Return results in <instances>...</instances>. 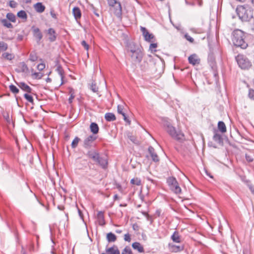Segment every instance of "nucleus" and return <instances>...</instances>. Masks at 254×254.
Segmentation results:
<instances>
[{
    "label": "nucleus",
    "instance_id": "1",
    "mask_svg": "<svg viewBox=\"0 0 254 254\" xmlns=\"http://www.w3.org/2000/svg\"><path fill=\"white\" fill-rule=\"evenodd\" d=\"M246 34L242 30L236 29L233 32L232 41L235 46L245 49L248 45L246 41Z\"/></svg>",
    "mask_w": 254,
    "mask_h": 254
},
{
    "label": "nucleus",
    "instance_id": "2",
    "mask_svg": "<svg viewBox=\"0 0 254 254\" xmlns=\"http://www.w3.org/2000/svg\"><path fill=\"white\" fill-rule=\"evenodd\" d=\"M236 12L239 18L242 21H248L253 18V10L248 5L238 6L236 9Z\"/></svg>",
    "mask_w": 254,
    "mask_h": 254
},
{
    "label": "nucleus",
    "instance_id": "3",
    "mask_svg": "<svg viewBox=\"0 0 254 254\" xmlns=\"http://www.w3.org/2000/svg\"><path fill=\"white\" fill-rule=\"evenodd\" d=\"M89 158L97 162L103 169L106 168L108 164L107 159L106 156H101L95 151H89L88 152Z\"/></svg>",
    "mask_w": 254,
    "mask_h": 254
},
{
    "label": "nucleus",
    "instance_id": "4",
    "mask_svg": "<svg viewBox=\"0 0 254 254\" xmlns=\"http://www.w3.org/2000/svg\"><path fill=\"white\" fill-rule=\"evenodd\" d=\"M167 133L174 139L182 141L184 139V134L181 131H177L175 127L172 126L166 129Z\"/></svg>",
    "mask_w": 254,
    "mask_h": 254
},
{
    "label": "nucleus",
    "instance_id": "5",
    "mask_svg": "<svg viewBox=\"0 0 254 254\" xmlns=\"http://www.w3.org/2000/svg\"><path fill=\"white\" fill-rule=\"evenodd\" d=\"M236 61L242 69H248L251 66V63L247 58L243 55H238Z\"/></svg>",
    "mask_w": 254,
    "mask_h": 254
},
{
    "label": "nucleus",
    "instance_id": "6",
    "mask_svg": "<svg viewBox=\"0 0 254 254\" xmlns=\"http://www.w3.org/2000/svg\"><path fill=\"white\" fill-rule=\"evenodd\" d=\"M140 30L145 41L148 42H153L155 41V38L153 34L150 33L146 28L140 26Z\"/></svg>",
    "mask_w": 254,
    "mask_h": 254
},
{
    "label": "nucleus",
    "instance_id": "7",
    "mask_svg": "<svg viewBox=\"0 0 254 254\" xmlns=\"http://www.w3.org/2000/svg\"><path fill=\"white\" fill-rule=\"evenodd\" d=\"M132 60L135 63H140L143 58V53L141 48L137 49L130 55Z\"/></svg>",
    "mask_w": 254,
    "mask_h": 254
},
{
    "label": "nucleus",
    "instance_id": "8",
    "mask_svg": "<svg viewBox=\"0 0 254 254\" xmlns=\"http://www.w3.org/2000/svg\"><path fill=\"white\" fill-rule=\"evenodd\" d=\"M213 139L220 145H222L223 144V139L222 136L217 130H214Z\"/></svg>",
    "mask_w": 254,
    "mask_h": 254
},
{
    "label": "nucleus",
    "instance_id": "9",
    "mask_svg": "<svg viewBox=\"0 0 254 254\" xmlns=\"http://www.w3.org/2000/svg\"><path fill=\"white\" fill-rule=\"evenodd\" d=\"M32 31L33 32V36L36 39L37 43L42 39L43 35L40 31V29L37 27H32Z\"/></svg>",
    "mask_w": 254,
    "mask_h": 254
},
{
    "label": "nucleus",
    "instance_id": "10",
    "mask_svg": "<svg viewBox=\"0 0 254 254\" xmlns=\"http://www.w3.org/2000/svg\"><path fill=\"white\" fill-rule=\"evenodd\" d=\"M96 139V137L93 135H90L84 139V146L88 148L91 145L92 142Z\"/></svg>",
    "mask_w": 254,
    "mask_h": 254
},
{
    "label": "nucleus",
    "instance_id": "11",
    "mask_svg": "<svg viewBox=\"0 0 254 254\" xmlns=\"http://www.w3.org/2000/svg\"><path fill=\"white\" fill-rule=\"evenodd\" d=\"M188 60L190 64H192V65L199 64L200 62V60L196 54L190 55L189 57Z\"/></svg>",
    "mask_w": 254,
    "mask_h": 254
},
{
    "label": "nucleus",
    "instance_id": "12",
    "mask_svg": "<svg viewBox=\"0 0 254 254\" xmlns=\"http://www.w3.org/2000/svg\"><path fill=\"white\" fill-rule=\"evenodd\" d=\"M148 151L150 153V155L152 158V160L154 162H158L159 159L158 155L155 152L154 149L152 146H149L148 148Z\"/></svg>",
    "mask_w": 254,
    "mask_h": 254
},
{
    "label": "nucleus",
    "instance_id": "13",
    "mask_svg": "<svg viewBox=\"0 0 254 254\" xmlns=\"http://www.w3.org/2000/svg\"><path fill=\"white\" fill-rule=\"evenodd\" d=\"M115 8L114 13L117 17H120L122 14V8L120 2L114 6Z\"/></svg>",
    "mask_w": 254,
    "mask_h": 254
},
{
    "label": "nucleus",
    "instance_id": "14",
    "mask_svg": "<svg viewBox=\"0 0 254 254\" xmlns=\"http://www.w3.org/2000/svg\"><path fill=\"white\" fill-rule=\"evenodd\" d=\"M97 219L100 225L103 226L105 224L104 219V212L103 211H99L97 215Z\"/></svg>",
    "mask_w": 254,
    "mask_h": 254
},
{
    "label": "nucleus",
    "instance_id": "15",
    "mask_svg": "<svg viewBox=\"0 0 254 254\" xmlns=\"http://www.w3.org/2000/svg\"><path fill=\"white\" fill-rule=\"evenodd\" d=\"M141 49V48L139 46H138L136 44H135L133 42L129 43L127 45V51L128 52H130L131 54L132 53H133V52L136 51L137 49Z\"/></svg>",
    "mask_w": 254,
    "mask_h": 254
},
{
    "label": "nucleus",
    "instance_id": "16",
    "mask_svg": "<svg viewBox=\"0 0 254 254\" xmlns=\"http://www.w3.org/2000/svg\"><path fill=\"white\" fill-rule=\"evenodd\" d=\"M169 247L172 252H178L181 251L184 249L183 245H177L173 244H169Z\"/></svg>",
    "mask_w": 254,
    "mask_h": 254
},
{
    "label": "nucleus",
    "instance_id": "17",
    "mask_svg": "<svg viewBox=\"0 0 254 254\" xmlns=\"http://www.w3.org/2000/svg\"><path fill=\"white\" fill-rule=\"evenodd\" d=\"M72 13L73 14V16L76 19V21H77L78 19H79L81 18V11L78 7H74L72 9Z\"/></svg>",
    "mask_w": 254,
    "mask_h": 254
},
{
    "label": "nucleus",
    "instance_id": "18",
    "mask_svg": "<svg viewBox=\"0 0 254 254\" xmlns=\"http://www.w3.org/2000/svg\"><path fill=\"white\" fill-rule=\"evenodd\" d=\"M18 86L23 91H26L28 93H31L32 91L31 88L27 85L24 82H19L18 84H17Z\"/></svg>",
    "mask_w": 254,
    "mask_h": 254
},
{
    "label": "nucleus",
    "instance_id": "19",
    "mask_svg": "<svg viewBox=\"0 0 254 254\" xmlns=\"http://www.w3.org/2000/svg\"><path fill=\"white\" fill-rule=\"evenodd\" d=\"M48 34L49 35V39L51 42H54L56 39V32L53 28H49L48 30Z\"/></svg>",
    "mask_w": 254,
    "mask_h": 254
},
{
    "label": "nucleus",
    "instance_id": "20",
    "mask_svg": "<svg viewBox=\"0 0 254 254\" xmlns=\"http://www.w3.org/2000/svg\"><path fill=\"white\" fill-rule=\"evenodd\" d=\"M132 247L134 250L137 251L139 253H141L144 252L143 247L139 243H133L132 244Z\"/></svg>",
    "mask_w": 254,
    "mask_h": 254
},
{
    "label": "nucleus",
    "instance_id": "21",
    "mask_svg": "<svg viewBox=\"0 0 254 254\" xmlns=\"http://www.w3.org/2000/svg\"><path fill=\"white\" fill-rule=\"evenodd\" d=\"M107 254H120V252L117 247H112L106 249Z\"/></svg>",
    "mask_w": 254,
    "mask_h": 254
},
{
    "label": "nucleus",
    "instance_id": "22",
    "mask_svg": "<svg viewBox=\"0 0 254 254\" xmlns=\"http://www.w3.org/2000/svg\"><path fill=\"white\" fill-rule=\"evenodd\" d=\"M0 22L5 27L7 28H13V25L10 21L6 19L0 18Z\"/></svg>",
    "mask_w": 254,
    "mask_h": 254
},
{
    "label": "nucleus",
    "instance_id": "23",
    "mask_svg": "<svg viewBox=\"0 0 254 254\" xmlns=\"http://www.w3.org/2000/svg\"><path fill=\"white\" fill-rule=\"evenodd\" d=\"M90 131L94 134H96L99 132V127L96 123H92L90 126Z\"/></svg>",
    "mask_w": 254,
    "mask_h": 254
},
{
    "label": "nucleus",
    "instance_id": "24",
    "mask_svg": "<svg viewBox=\"0 0 254 254\" xmlns=\"http://www.w3.org/2000/svg\"><path fill=\"white\" fill-rule=\"evenodd\" d=\"M34 8L37 12H43L45 9V6L41 2H37L34 5Z\"/></svg>",
    "mask_w": 254,
    "mask_h": 254
},
{
    "label": "nucleus",
    "instance_id": "25",
    "mask_svg": "<svg viewBox=\"0 0 254 254\" xmlns=\"http://www.w3.org/2000/svg\"><path fill=\"white\" fill-rule=\"evenodd\" d=\"M170 189L176 194H179L181 192V189L179 187L178 183H175V185H172L170 187Z\"/></svg>",
    "mask_w": 254,
    "mask_h": 254
},
{
    "label": "nucleus",
    "instance_id": "26",
    "mask_svg": "<svg viewBox=\"0 0 254 254\" xmlns=\"http://www.w3.org/2000/svg\"><path fill=\"white\" fill-rule=\"evenodd\" d=\"M68 95L69 96L68 99V102L69 104H71L72 102L73 99L75 97V92L74 90L72 88H68Z\"/></svg>",
    "mask_w": 254,
    "mask_h": 254
},
{
    "label": "nucleus",
    "instance_id": "27",
    "mask_svg": "<svg viewBox=\"0 0 254 254\" xmlns=\"http://www.w3.org/2000/svg\"><path fill=\"white\" fill-rule=\"evenodd\" d=\"M105 119L108 122H112L116 120L115 115L112 113H107L105 115Z\"/></svg>",
    "mask_w": 254,
    "mask_h": 254
},
{
    "label": "nucleus",
    "instance_id": "28",
    "mask_svg": "<svg viewBox=\"0 0 254 254\" xmlns=\"http://www.w3.org/2000/svg\"><path fill=\"white\" fill-rule=\"evenodd\" d=\"M218 128L222 133L226 132V127L224 123L222 121H219L218 123Z\"/></svg>",
    "mask_w": 254,
    "mask_h": 254
},
{
    "label": "nucleus",
    "instance_id": "29",
    "mask_svg": "<svg viewBox=\"0 0 254 254\" xmlns=\"http://www.w3.org/2000/svg\"><path fill=\"white\" fill-rule=\"evenodd\" d=\"M163 125L165 130L172 126L170 120L168 118L163 119Z\"/></svg>",
    "mask_w": 254,
    "mask_h": 254
},
{
    "label": "nucleus",
    "instance_id": "30",
    "mask_svg": "<svg viewBox=\"0 0 254 254\" xmlns=\"http://www.w3.org/2000/svg\"><path fill=\"white\" fill-rule=\"evenodd\" d=\"M6 17L10 22H16V16L12 13H11V12L7 13L6 15Z\"/></svg>",
    "mask_w": 254,
    "mask_h": 254
},
{
    "label": "nucleus",
    "instance_id": "31",
    "mask_svg": "<svg viewBox=\"0 0 254 254\" xmlns=\"http://www.w3.org/2000/svg\"><path fill=\"white\" fill-rule=\"evenodd\" d=\"M2 57L6 60L10 61L14 58V56L10 53H4L2 54Z\"/></svg>",
    "mask_w": 254,
    "mask_h": 254
},
{
    "label": "nucleus",
    "instance_id": "32",
    "mask_svg": "<svg viewBox=\"0 0 254 254\" xmlns=\"http://www.w3.org/2000/svg\"><path fill=\"white\" fill-rule=\"evenodd\" d=\"M19 67L21 68V70L23 72H27L29 68L27 65L25 64L24 62H21L19 64Z\"/></svg>",
    "mask_w": 254,
    "mask_h": 254
},
{
    "label": "nucleus",
    "instance_id": "33",
    "mask_svg": "<svg viewBox=\"0 0 254 254\" xmlns=\"http://www.w3.org/2000/svg\"><path fill=\"white\" fill-rule=\"evenodd\" d=\"M56 70L58 71V73L60 75L61 79V85L64 84V74L62 72V67L61 66H59L57 67Z\"/></svg>",
    "mask_w": 254,
    "mask_h": 254
},
{
    "label": "nucleus",
    "instance_id": "34",
    "mask_svg": "<svg viewBox=\"0 0 254 254\" xmlns=\"http://www.w3.org/2000/svg\"><path fill=\"white\" fill-rule=\"evenodd\" d=\"M17 15L18 17L23 19H26L27 17V14L26 12L24 10H20L19 12H18Z\"/></svg>",
    "mask_w": 254,
    "mask_h": 254
},
{
    "label": "nucleus",
    "instance_id": "35",
    "mask_svg": "<svg viewBox=\"0 0 254 254\" xmlns=\"http://www.w3.org/2000/svg\"><path fill=\"white\" fill-rule=\"evenodd\" d=\"M177 182L176 179L174 177H170L167 179V183L169 187L172 185H175V183Z\"/></svg>",
    "mask_w": 254,
    "mask_h": 254
},
{
    "label": "nucleus",
    "instance_id": "36",
    "mask_svg": "<svg viewBox=\"0 0 254 254\" xmlns=\"http://www.w3.org/2000/svg\"><path fill=\"white\" fill-rule=\"evenodd\" d=\"M38 57L35 52H32L29 55V60L32 62H35L37 60Z\"/></svg>",
    "mask_w": 254,
    "mask_h": 254
},
{
    "label": "nucleus",
    "instance_id": "37",
    "mask_svg": "<svg viewBox=\"0 0 254 254\" xmlns=\"http://www.w3.org/2000/svg\"><path fill=\"white\" fill-rule=\"evenodd\" d=\"M130 183L132 185L140 186L141 185V181L137 178H133L131 180Z\"/></svg>",
    "mask_w": 254,
    "mask_h": 254
},
{
    "label": "nucleus",
    "instance_id": "38",
    "mask_svg": "<svg viewBox=\"0 0 254 254\" xmlns=\"http://www.w3.org/2000/svg\"><path fill=\"white\" fill-rule=\"evenodd\" d=\"M9 87L10 91L14 94H17L19 91V89L13 84L10 85Z\"/></svg>",
    "mask_w": 254,
    "mask_h": 254
},
{
    "label": "nucleus",
    "instance_id": "39",
    "mask_svg": "<svg viewBox=\"0 0 254 254\" xmlns=\"http://www.w3.org/2000/svg\"><path fill=\"white\" fill-rule=\"evenodd\" d=\"M43 76V74L40 72H34L32 74V76L34 79H41Z\"/></svg>",
    "mask_w": 254,
    "mask_h": 254
},
{
    "label": "nucleus",
    "instance_id": "40",
    "mask_svg": "<svg viewBox=\"0 0 254 254\" xmlns=\"http://www.w3.org/2000/svg\"><path fill=\"white\" fill-rule=\"evenodd\" d=\"M24 97L29 102H30L31 103H33L34 100L31 95L26 93L24 95Z\"/></svg>",
    "mask_w": 254,
    "mask_h": 254
},
{
    "label": "nucleus",
    "instance_id": "41",
    "mask_svg": "<svg viewBox=\"0 0 254 254\" xmlns=\"http://www.w3.org/2000/svg\"><path fill=\"white\" fill-rule=\"evenodd\" d=\"M108 5L111 7H114L119 1L116 0H107Z\"/></svg>",
    "mask_w": 254,
    "mask_h": 254
},
{
    "label": "nucleus",
    "instance_id": "42",
    "mask_svg": "<svg viewBox=\"0 0 254 254\" xmlns=\"http://www.w3.org/2000/svg\"><path fill=\"white\" fill-rule=\"evenodd\" d=\"M79 140H80V139L77 137H76L74 139V140L72 141V143H71V145L73 148L75 147L77 145V144H78Z\"/></svg>",
    "mask_w": 254,
    "mask_h": 254
},
{
    "label": "nucleus",
    "instance_id": "43",
    "mask_svg": "<svg viewBox=\"0 0 254 254\" xmlns=\"http://www.w3.org/2000/svg\"><path fill=\"white\" fill-rule=\"evenodd\" d=\"M125 254H131L132 251L129 247H126L122 251Z\"/></svg>",
    "mask_w": 254,
    "mask_h": 254
},
{
    "label": "nucleus",
    "instance_id": "44",
    "mask_svg": "<svg viewBox=\"0 0 254 254\" xmlns=\"http://www.w3.org/2000/svg\"><path fill=\"white\" fill-rule=\"evenodd\" d=\"M184 37L190 43H192L194 42V39L190 37L188 33H186L184 35Z\"/></svg>",
    "mask_w": 254,
    "mask_h": 254
},
{
    "label": "nucleus",
    "instance_id": "45",
    "mask_svg": "<svg viewBox=\"0 0 254 254\" xmlns=\"http://www.w3.org/2000/svg\"><path fill=\"white\" fill-rule=\"evenodd\" d=\"M124 107L122 105H118L117 111L119 114L122 115V114H124L125 113L123 112Z\"/></svg>",
    "mask_w": 254,
    "mask_h": 254
},
{
    "label": "nucleus",
    "instance_id": "46",
    "mask_svg": "<svg viewBox=\"0 0 254 254\" xmlns=\"http://www.w3.org/2000/svg\"><path fill=\"white\" fill-rule=\"evenodd\" d=\"M17 3L16 1L13 0L9 1V5L12 8H15L16 7Z\"/></svg>",
    "mask_w": 254,
    "mask_h": 254
},
{
    "label": "nucleus",
    "instance_id": "47",
    "mask_svg": "<svg viewBox=\"0 0 254 254\" xmlns=\"http://www.w3.org/2000/svg\"><path fill=\"white\" fill-rule=\"evenodd\" d=\"M90 89L94 92H97L98 90V88L97 87V86L93 83H92Z\"/></svg>",
    "mask_w": 254,
    "mask_h": 254
},
{
    "label": "nucleus",
    "instance_id": "48",
    "mask_svg": "<svg viewBox=\"0 0 254 254\" xmlns=\"http://www.w3.org/2000/svg\"><path fill=\"white\" fill-rule=\"evenodd\" d=\"M249 97L250 98L254 100V90H253V89L249 90Z\"/></svg>",
    "mask_w": 254,
    "mask_h": 254
},
{
    "label": "nucleus",
    "instance_id": "49",
    "mask_svg": "<svg viewBox=\"0 0 254 254\" xmlns=\"http://www.w3.org/2000/svg\"><path fill=\"white\" fill-rule=\"evenodd\" d=\"M157 43H151L149 46V50H151V52H153V51L155 52V51H156V50H153V49L157 48Z\"/></svg>",
    "mask_w": 254,
    "mask_h": 254
},
{
    "label": "nucleus",
    "instance_id": "50",
    "mask_svg": "<svg viewBox=\"0 0 254 254\" xmlns=\"http://www.w3.org/2000/svg\"><path fill=\"white\" fill-rule=\"evenodd\" d=\"M142 214L146 217L147 220L148 221H149L150 222V223L151 224L152 223V219L150 216H149L146 212H143Z\"/></svg>",
    "mask_w": 254,
    "mask_h": 254
},
{
    "label": "nucleus",
    "instance_id": "51",
    "mask_svg": "<svg viewBox=\"0 0 254 254\" xmlns=\"http://www.w3.org/2000/svg\"><path fill=\"white\" fill-rule=\"evenodd\" d=\"M128 137L129 140L131 141L134 143H137V140L136 139V138L133 135H128Z\"/></svg>",
    "mask_w": 254,
    "mask_h": 254
},
{
    "label": "nucleus",
    "instance_id": "52",
    "mask_svg": "<svg viewBox=\"0 0 254 254\" xmlns=\"http://www.w3.org/2000/svg\"><path fill=\"white\" fill-rule=\"evenodd\" d=\"M81 45L84 48V49L86 50H88L89 49V45L85 41H82L81 42Z\"/></svg>",
    "mask_w": 254,
    "mask_h": 254
},
{
    "label": "nucleus",
    "instance_id": "53",
    "mask_svg": "<svg viewBox=\"0 0 254 254\" xmlns=\"http://www.w3.org/2000/svg\"><path fill=\"white\" fill-rule=\"evenodd\" d=\"M45 67L44 64L41 63L37 65V68L39 70H42Z\"/></svg>",
    "mask_w": 254,
    "mask_h": 254
},
{
    "label": "nucleus",
    "instance_id": "54",
    "mask_svg": "<svg viewBox=\"0 0 254 254\" xmlns=\"http://www.w3.org/2000/svg\"><path fill=\"white\" fill-rule=\"evenodd\" d=\"M106 238H116V236L114 234L110 232L107 234Z\"/></svg>",
    "mask_w": 254,
    "mask_h": 254
},
{
    "label": "nucleus",
    "instance_id": "55",
    "mask_svg": "<svg viewBox=\"0 0 254 254\" xmlns=\"http://www.w3.org/2000/svg\"><path fill=\"white\" fill-rule=\"evenodd\" d=\"M246 159L247 161L249 162H252L253 161V157L249 155L246 154Z\"/></svg>",
    "mask_w": 254,
    "mask_h": 254
},
{
    "label": "nucleus",
    "instance_id": "56",
    "mask_svg": "<svg viewBox=\"0 0 254 254\" xmlns=\"http://www.w3.org/2000/svg\"><path fill=\"white\" fill-rule=\"evenodd\" d=\"M123 117H124V120H125V122H126L129 125L130 124V121L129 120V119L127 118V117L126 116V114L124 113V114H122V115Z\"/></svg>",
    "mask_w": 254,
    "mask_h": 254
},
{
    "label": "nucleus",
    "instance_id": "57",
    "mask_svg": "<svg viewBox=\"0 0 254 254\" xmlns=\"http://www.w3.org/2000/svg\"><path fill=\"white\" fill-rule=\"evenodd\" d=\"M170 238H179L178 233L175 231L173 234L171 235Z\"/></svg>",
    "mask_w": 254,
    "mask_h": 254
},
{
    "label": "nucleus",
    "instance_id": "58",
    "mask_svg": "<svg viewBox=\"0 0 254 254\" xmlns=\"http://www.w3.org/2000/svg\"><path fill=\"white\" fill-rule=\"evenodd\" d=\"M248 187L253 193L254 194V187L251 184H249Z\"/></svg>",
    "mask_w": 254,
    "mask_h": 254
},
{
    "label": "nucleus",
    "instance_id": "59",
    "mask_svg": "<svg viewBox=\"0 0 254 254\" xmlns=\"http://www.w3.org/2000/svg\"><path fill=\"white\" fill-rule=\"evenodd\" d=\"M161 213V210L160 209H158L156 211L155 215L156 216L159 217Z\"/></svg>",
    "mask_w": 254,
    "mask_h": 254
},
{
    "label": "nucleus",
    "instance_id": "60",
    "mask_svg": "<svg viewBox=\"0 0 254 254\" xmlns=\"http://www.w3.org/2000/svg\"><path fill=\"white\" fill-rule=\"evenodd\" d=\"M50 13L53 18H55V19L56 18V15L55 13L54 12V10H51L50 11Z\"/></svg>",
    "mask_w": 254,
    "mask_h": 254
},
{
    "label": "nucleus",
    "instance_id": "61",
    "mask_svg": "<svg viewBox=\"0 0 254 254\" xmlns=\"http://www.w3.org/2000/svg\"><path fill=\"white\" fill-rule=\"evenodd\" d=\"M69 134L66 132L64 131V141L68 139Z\"/></svg>",
    "mask_w": 254,
    "mask_h": 254
},
{
    "label": "nucleus",
    "instance_id": "62",
    "mask_svg": "<svg viewBox=\"0 0 254 254\" xmlns=\"http://www.w3.org/2000/svg\"><path fill=\"white\" fill-rule=\"evenodd\" d=\"M205 172L207 176H209L211 178H212V176L207 170H205Z\"/></svg>",
    "mask_w": 254,
    "mask_h": 254
},
{
    "label": "nucleus",
    "instance_id": "63",
    "mask_svg": "<svg viewBox=\"0 0 254 254\" xmlns=\"http://www.w3.org/2000/svg\"><path fill=\"white\" fill-rule=\"evenodd\" d=\"M133 228L134 230H138V226L136 224H134L133 225Z\"/></svg>",
    "mask_w": 254,
    "mask_h": 254
},
{
    "label": "nucleus",
    "instance_id": "64",
    "mask_svg": "<svg viewBox=\"0 0 254 254\" xmlns=\"http://www.w3.org/2000/svg\"><path fill=\"white\" fill-rule=\"evenodd\" d=\"M254 20L252 25V29L254 31V17H253Z\"/></svg>",
    "mask_w": 254,
    "mask_h": 254
}]
</instances>
